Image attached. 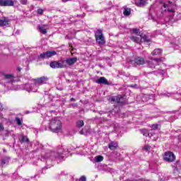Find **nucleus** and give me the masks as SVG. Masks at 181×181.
<instances>
[{
  "label": "nucleus",
  "instance_id": "obj_32",
  "mask_svg": "<svg viewBox=\"0 0 181 181\" xmlns=\"http://www.w3.org/2000/svg\"><path fill=\"white\" fill-rule=\"evenodd\" d=\"M76 127L78 128H81V127H84V122L83 120H78L76 122Z\"/></svg>",
  "mask_w": 181,
  "mask_h": 181
},
{
  "label": "nucleus",
  "instance_id": "obj_14",
  "mask_svg": "<svg viewBox=\"0 0 181 181\" xmlns=\"http://www.w3.org/2000/svg\"><path fill=\"white\" fill-rule=\"evenodd\" d=\"M164 159L166 162H173L176 159V157L173 153L167 151L164 153Z\"/></svg>",
  "mask_w": 181,
  "mask_h": 181
},
{
  "label": "nucleus",
  "instance_id": "obj_23",
  "mask_svg": "<svg viewBox=\"0 0 181 181\" xmlns=\"http://www.w3.org/2000/svg\"><path fill=\"white\" fill-rule=\"evenodd\" d=\"M134 2L136 6L142 8V6H144L146 4V0H134Z\"/></svg>",
  "mask_w": 181,
  "mask_h": 181
},
{
  "label": "nucleus",
  "instance_id": "obj_52",
  "mask_svg": "<svg viewBox=\"0 0 181 181\" xmlns=\"http://www.w3.org/2000/svg\"><path fill=\"white\" fill-rule=\"evenodd\" d=\"M70 0H62V2H69Z\"/></svg>",
  "mask_w": 181,
  "mask_h": 181
},
{
  "label": "nucleus",
  "instance_id": "obj_30",
  "mask_svg": "<svg viewBox=\"0 0 181 181\" xmlns=\"http://www.w3.org/2000/svg\"><path fill=\"white\" fill-rule=\"evenodd\" d=\"M94 162H103L104 160V157L103 156H97L93 159Z\"/></svg>",
  "mask_w": 181,
  "mask_h": 181
},
{
  "label": "nucleus",
  "instance_id": "obj_26",
  "mask_svg": "<svg viewBox=\"0 0 181 181\" xmlns=\"http://www.w3.org/2000/svg\"><path fill=\"white\" fill-rule=\"evenodd\" d=\"M112 127L116 134H121V127H119V124H118V123H114Z\"/></svg>",
  "mask_w": 181,
  "mask_h": 181
},
{
  "label": "nucleus",
  "instance_id": "obj_20",
  "mask_svg": "<svg viewBox=\"0 0 181 181\" xmlns=\"http://www.w3.org/2000/svg\"><path fill=\"white\" fill-rule=\"evenodd\" d=\"M152 98H153V95L144 94L141 97V101H143V103H146V101H149V100H152Z\"/></svg>",
  "mask_w": 181,
  "mask_h": 181
},
{
  "label": "nucleus",
  "instance_id": "obj_44",
  "mask_svg": "<svg viewBox=\"0 0 181 181\" xmlns=\"http://www.w3.org/2000/svg\"><path fill=\"white\" fill-rule=\"evenodd\" d=\"M132 80H138V76H132Z\"/></svg>",
  "mask_w": 181,
  "mask_h": 181
},
{
  "label": "nucleus",
  "instance_id": "obj_7",
  "mask_svg": "<svg viewBox=\"0 0 181 181\" xmlns=\"http://www.w3.org/2000/svg\"><path fill=\"white\" fill-rule=\"evenodd\" d=\"M21 90H25L28 93H37V87L36 83H25L20 86Z\"/></svg>",
  "mask_w": 181,
  "mask_h": 181
},
{
  "label": "nucleus",
  "instance_id": "obj_15",
  "mask_svg": "<svg viewBox=\"0 0 181 181\" xmlns=\"http://www.w3.org/2000/svg\"><path fill=\"white\" fill-rule=\"evenodd\" d=\"M122 95H118L117 96H112L110 98L111 103H117V104H124V101L122 100Z\"/></svg>",
  "mask_w": 181,
  "mask_h": 181
},
{
  "label": "nucleus",
  "instance_id": "obj_47",
  "mask_svg": "<svg viewBox=\"0 0 181 181\" xmlns=\"http://www.w3.org/2000/svg\"><path fill=\"white\" fill-rule=\"evenodd\" d=\"M88 12H93V13H95L97 12H98V11H93V10H89Z\"/></svg>",
  "mask_w": 181,
  "mask_h": 181
},
{
  "label": "nucleus",
  "instance_id": "obj_2",
  "mask_svg": "<svg viewBox=\"0 0 181 181\" xmlns=\"http://www.w3.org/2000/svg\"><path fill=\"white\" fill-rule=\"evenodd\" d=\"M70 150L67 147H63L62 146H58L56 151H47L45 154L42 151L41 160H46L47 163H49L51 160L59 159V160H63L64 157L69 156Z\"/></svg>",
  "mask_w": 181,
  "mask_h": 181
},
{
  "label": "nucleus",
  "instance_id": "obj_43",
  "mask_svg": "<svg viewBox=\"0 0 181 181\" xmlns=\"http://www.w3.org/2000/svg\"><path fill=\"white\" fill-rule=\"evenodd\" d=\"M0 131H4V124L2 123H0Z\"/></svg>",
  "mask_w": 181,
  "mask_h": 181
},
{
  "label": "nucleus",
  "instance_id": "obj_31",
  "mask_svg": "<svg viewBox=\"0 0 181 181\" xmlns=\"http://www.w3.org/2000/svg\"><path fill=\"white\" fill-rule=\"evenodd\" d=\"M123 13L124 16H129V15H131V8H124Z\"/></svg>",
  "mask_w": 181,
  "mask_h": 181
},
{
  "label": "nucleus",
  "instance_id": "obj_41",
  "mask_svg": "<svg viewBox=\"0 0 181 181\" xmlns=\"http://www.w3.org/2000/svg\"><path fill=\"white\" fill-rule=\"evenodd\" d=\"M87 178L86 177V176L83 175L79 178V181H86Z\"/></svg>",
  "mask_w": 181,
  "mask_h": 181
},
{
  "label": "nucleus",
  "instance_id": "obj_40",
  "mask_svg": "<svg viewBox=\"0 0 181 181\" xmlns=\"http://www.w3.org/2000/svg\"><path fill=\"white\" fill-rule=\"evenodd\" d=\"M129 87H131L132 88H139V86L134 84V85H129Z\"/></svg>",
  "mask_w": 181,
  "mask_h": 181
},
{
  "label": "nucleus",
  "instance_id": "obj_1",
  "mask_svg": "<svg viewBox=\"0 0 181 181\" xmlns=\"http://www.w3.org/2000/svg\"><path fill=\"white\" fill-rule=\"evenodd\" d=\"M155 15L158 18L176 15L177 19H181V7L176 4V0H158L151 6L148 19H153Z\"/></svg>",
  "mask_w": 181,
  "mask_h": 181
},
{
  "label": "nucleus",
  "instance_id": "obj_51",
  "mask_svg": "<svg viewBox=\"0 0 181 181\" xmlns=\"http://www.w3.org/2000/svg\"><path fill=\"white\" fill-rule=\"evenodd\" d=\"M72 107H77V103H73Z\"/></svg>",
  "mask_w": 181,
  "mask_h": 181
},
{
  "label": "nucleus",
  "instance_id": "obj_19",
  "mask_svg": "<svg viewBox=\"0 0 181 181\" xmlns=\"http://www.w3.org/2000/svg\"><path fill=\"white\" fill-rule=\"evenodd\" d=\"M112 156L113 160H115V162H118L119 160H121V153H119L117 151H114L112 153Z\"/></svg>",
  "mask_w": 181,
  "mask_h": 181
},
{
  "label": "nucleus",
  "instance_id": "obj_46",
  "mask_svg": "<svg viewBox=\"0 0 181 181\" xmlns=\"http://www.w3.org/2000/svg\"><path fill=\"white\" fill-rule=\"evenodd\" d=\"M22 68H21V66H18L17 67V71H21Z\"/></svg>",
  "mask_w": 181,
  "mask_h": 181
},
{
  "label": "nucleus",
  "instance_id": "obj_16",
  "mask_svg": "<svg viewBox=\"0 0 181 181\" xmlns=\"http://www.w3.org/2000/svg\"><path fill=\"white\" fill-rule=\"evenodd\" d=\"M15 2L13 0H0V6H13Z\"/></svg>",
  "mask_w": 181,
  "mask_h": 181
},
{
  "label": "nucleus",
  "instance_id": "obj_36",
  "mask_svg": "<svg viewBox=\"0 0 181 181\" xmlns=\"http://www.w3.org/2000/svg\"><path fill=\"white\" fill-rule=\"evenodd\" d=\"M174 168H175V169H179V168H180V162L179 160H177L175 165H174Z\"/></svg>",
  "mask_w": 181,
  "mask_h": 181
},
{
  "label": "nucleus",
  "instance_id": "obj_39",
  "mask_svg": "<svg viewBox=\"0 0 181 181\" xmlns=\"http://www.w3.org/2000/svg\"><path fill=\"white\" fill-rule=\"evenodd\" d=\"M21 5H28V0H20Z\"/></svg>",
  "mask_w": 181,
  "mask_h": 181
},
{
  "label": "nucleus",
  "instance_id": "obj_9",
  "mask_svg": "<svg viewBox=\"0 0 181 181\" xmlns=\"http://www.w3.org/2000/svg\"><path fill=\"white\" fill-rule=\"evenodd\" d=\"M77 57H69L66 59H62V64L64 66V69H66V67H69V66H74V64H76L77 63Z\"/></svg>",
  "mask_w": 181,
  "mask_h": 181
},
{
  "label": "nucleus",
  "instance_id": "obj_38",
  "mask_svg": "<svg viewBox=\"0 0 181 181\" xmlns=\"http://www.w3.org/2000/svg\"><path fill=\"white\" fill-rule=\"evenodd\" d=\"M43 12H45V10L42 9V8H38L37 10V13L38 15H43Z\"/></svg>",
  "mask_w": 181,
  "mask_h": 181
},
{
  "label": "nucleus",
  "instance_id": "obj_11",
  "mask_svg": "<svg viewBox=\"0 0 181 181\" xmlns=\"http://www.w3.org/2000/svg\"><path fill=\"white\" fill-rule=\"evenodd\" d=\"M160 95H164L165 97H172V98L177 100V101H179V100H181V92H177V93L164 92V93H160Z\"/></svg>",
  "mask_w": 181,
  "mask_h": 181
},
{
  "label": "nucleus",
  "instance_id": "obj_10",
  "mask_svg": "<svg viewBox=\"0 0 181 181\" xmlns=\"http://www.w3.org/2000/svg\"><path fill=\"white\" fill-rule=\"evenodd\" d=\"M49 80V78L47 76H41L40 78H37L34 79L37 89L38 90L39 86H42V84H47Z\"/></svg>",
  "mask_w": 181,
  "mask_h": 181
},
{
  "label": "nucleus",
  "instance_id": "obj_45",
  "mask_svg": "<svg viewBox=\"0 0 181 181\" xmlns=\"http://www.w3.org/2000/svg\"><path fill=\"white\" fill-rule=\"evenodd\" d=\"M4 106H2V104L0 103V111H3Z\"/></svg>",
  "mask_w": 181,
  "mask_h": 181
},
{
  "label": "nucleus",
  "instance_id": "obj_5",
  "mask_svg": "<svg viewBox=\"0 0 181 181\" xmlns=\"http://www.w3.org/2000/svg\"><path fill=\"white\" fill-rule=\"evenodd\" d=\"M48 127H45V130L47 131L49 129L54 134H57L62 131V121L59 117H54L52 119L49 120L48 122Z\"/></svg>",
  "mask_w": 181,
  "mask_h": 181
},
{
  "label": "nucleus",
  "instance_id": "obj_17",
  "mask_svg": "<svg viewBox=\"0 0 181 181\" xmlns=\"http://www.w3.org/2000/svg\"><path fill=\"white\" fill-rule=\"evenodd\" d=\"M9 22H11V20L7 17H4L0 19V26H9Z\"/></svg>",
  "mask_w": 181,
  "mask_h": 181
},
{
  "label": "nucleus",
  "instance_id": "obj_50",
  "mask_svg": "<svg viewBox=\"0 0 181 181\" xmlns=\"http://www.w3.org/2000/svg\"><path fill=\"white\" fill-rule=\"evenodd\" d=\"M70 101H71V102L76 101V99H74V98H71L70 99Z\"/></svg>",
  "mask_w": 181,
  "mask_h": 181
},
{
  "label": "nucleus",
  "instance_id": "obj_59",
  "mask_svg": "<svg viewBox=\"0 0 181 181\" xmlns=\"http://www.w3.org/2000/svg\"><path fill=\"white\" fill-rule=\"evenodd\" d=\"M180 110H181V107H180Z\"/></svg>",
  "mask_w": 181,
  "mask_h": 181
},
{
  "label": "nucleus",
  "instance_id": "obj_22",
  "mask_svg": "<svg viewBox=\"0 0 181 181\" xmlns=\"http://www.w3.org/2000/svg\"><path fill=\"white\" fill-rule=\"evenodd\" d=\"M108 148L111 149V151H114L118 148V142L117 141H111L108 144Z\"/></svg>",
  "mask_w": 181,
  "mask_h": 181
},
{
  "label": "nucleus",
  "instance_id": "obj_42",
  "mask_svg": "<svg viewBox=\"0 0 181 181\" xmlns=\"http://www.w3.org/2000/svg\"><path fill=\"white\" fill-rule=\"evenodd\" d=\"M39 177H40L39 175H35L33 177H31V179H37Z\"/></svg>",
  "mask_w": 181,
  "mask_h": 181
},
{
  "label": "nucleus",
  "instance_id": "obj_35",
  "mask_svg": "<svg viewBox=\"0 0 181 181\" xmlns=\"http://www.w3.org/2000/svg\"><path fill=\"white\" fill-rule=\"evenodd\" d=\"M144 151H145L146 152H149V151H151V146L149 145H146L143 148Z\"/></svg>",
  "mask_w": 181,
  "mask_h": 181
},
{
  "label": "nucleus",
  "instance_id": "obj_27",
  "mask_svg": "<svg viewBox=\"0 0 181 181\" xmlns=\"http://www.w3.org/2000/svg\"><path fill=\"white\" fill-rule=\"evenodd\" d=\"M11 158H9L8 157H4L3 158H1V166H5V165H8L9 163V160Z\"/></svg>",
  "mask_w": 181,
  "mask_h": 181
},
{
  "label": "nucleus",
  "instance_id": "obj_55",
  "mask_svg": "<svg viewBox=\"0 0 181 181\" xmlns=\"http://www.w3.org/2000/svg\"><path fill=\"white\" fill-rule=\"evenodd\" d=\"M99 114H100V115L103 114V111H100V112H99Z\"/></svg>",
  "mask_w": 181,
  "mask_h": 181
},
{
  "label": "nucleus",
  "instance_id": "obj_33",
  "mask_svg": "<svg viewBox=\"0 0 181 181\" xmlns=\"http://www.w3.org/2000/svg\"><path fill=\"white\" fill-rule=\"evenodd\" d=\"M16 122L18 127H21V125H22V119L19 117H16Z\"/></svg>",
  "mask_w": 181,
  "mask_h": 181
},
{
  "label": "nucleus",
  "instance_id": "obj_6",
  "mask_svg": "<svg viewBox=\"0 0 181 181\" xmlns=\"http://www.w3.org/2000/svg\"><path fill=\"white\" fill-rule=\"evenodd\" d=\"M13 78H15V77L12 74H6L0 72V80L4 81V86L8 87V90H12V88L9 87H11L13 81H15Z\"/></svg>",
  "mask_w": 181,
  "mask_h": 181
},
{
  "label": "nucleus",
  "instance_id": "obj_28",
  "mask_svg": "<svg viewBox=\"0 0 181 181\" xmlns=\"http://www.w3.org/2000/svg\"><path fill=\"white\" fill-rule=\"evenodd\" d=\"M19 141L21 144H28V142H29V139L26 136H21V137L19 138Z\"/></svg>",
  "mask_w": 181,
  "mask_h": 181
},
{
  "label": "nucleus",
  "instance_id": "obj_58",
  "mask_svg": "<svg viewBox=\"0 0 181 181\" xmlns=\"http://www.w3.org/2000/svg\"><path fill=\"white\" fill-rule=\"evenodd\" d=\"M43 124H45V122H43Z\"/></svg>",
  "mask_w": 181,
  "mask_h": 181
},
{
  "label": "nucleus",
  "instance_id": "obj_57",
  "mask_svg": "<svg viewBox=\"0 0 181 181\" xmlns=\"http://www.w3.org/2000/svg\"><path fill=\"white\" fill-rule=\"evenodd\" d=\"M4 152H6V150L4 149Z\"/></svg>",
  "mask_w": 181,
  "mask_h": 181
},
{
  "label": "nucleus",
  "instance_id": "obj_29",
  "mask_svg": "<svg viewBox=\"0 0 181 181\" xmlns=\"http://www.w3.org/2000/svg\"><path fill=\"white\" fill-rule=\"evenodd\" d=\"M162 54V49H156L152 52V56H159Z\"/></svg>",
  "mask_w": 181,
  "mask_h": 181
},
{
  "label": "nucleus",
  "instance_id": "obj_25",
  "mask_svg": "<svg viewBox=\"0 0 181 181\" xmlns=\"http://www.w3.org/2000/svg\"><path fill=\"white\" fill-rule=\"evenodd\" d=\"M153 130H151V132H148L146 129H143L141 130V134H143V135L144 136H149V138H151V136H153V133H152Z\"/></svg>",
  "mask_w": 181,
  "mask_h": 181
},
{
  "label": "nucleus",
  "instance_id": "obj_8",
  "mask_svg": "<svg viewBox=\"0 0 181 181\" xmlns=\"http://www.w3.org/2000/svg\"><path fill=\"white\" fill-rule=\"evenodd\" d=\"M95 37L97 43L100 45H105V37L104 34H103V30H98L95 33Z\"/></svg>",
  "mask_w": 181,
  "mask_h": 181
},
{
  "label": "nucleus",
  "instance_id": "obj_56",
  "mask_svg": "<svg viewBox=\"0 0 181 181\" xmlns=\"http://www.w3.org/2000/svg\"><path fill=\"white\" fill-rule=\"evenodd\" d=\"M150 119H152V117H151V119H148V121H150Z\"/></svg>",
  "mask_w": 181,
  "mask_h": 181
},
{
  "label": "nucleus",
  "instance_id": "obj_4",
  "mask_svg": "<svg viewBox=\"0 0 181 181\" xmlns=\"http://www.w3.org/2000/svg\"><path fill=\"white\" fill-rule=\"evenodd\" d=\"M132 32L136 35H132L130 39L132 40V42H134V43H142L144 42V43H149L151 42V38L148 37L146 35L141 34V32L139 31V29L138 28H132Z\"/></svg>",
  "mask_w": 181,
  "mask_h": 181
},
{
  "label": "nucleus",
  "instance_id": "obj_24",
  "mask_svg": "<svg viewBox=\"0 0 181 181\" xmlns=\"http://www.w3.org/2000/svg\"><path fill=\"white\" fill-rule=\"evenodd\" d=\"M38 30H40L42 35H46L47 33V30L46 29V25H38Z\"/></svg>",
  "mask_w": 181,
  "mask_h": 181
},
{
  "label": "nucleus",
  "instance_id": "obj_13",
  "mask_svg": "<svg viewBox=\"0 0 181 181\" xmlns=\"http://www.w3.org/2000/svg\"><path fill=\"white\" fill-rule=\"evenodd\" d=\"M53 56H56L55 51H47L40 54V58L45 59H50V57H53Z\"/></svg>",
  "mask_w": 181,
  "mask_h": 181
},
{
  "label": "nucleus",
  "instance_id": "obj_3",
  "mask_svg": "<svg viewBox=\"0 0 181 181\" xmlns=\"http://www.w3.org/2000/svg\"><path fill=\"white\" fill-rule=\"evenodd\" d=\"M160 58L151 59V60H145V58L142 57H136L133 60V63L137 66H143V64H147L150 69H155L156 66H159Z\"/></svg>",
  "mask_w": 181,
  "mask_h": 181
},
{
  "label": "nucleus",
  "instance_id": "obj_21",
  "mask_svg": "<svg viewBox=\"0 0 181 181\" xmlns=\"http://www.w3.org/2000/svg\"><path fill=\"white\" fill-rule=\"evenodd\" d=\"M35 152H39V151H43V145L39 143V141H36L35 143Z\"/></svg>",
  "mask_w": 181,
  "mask_h": 181
},
{
  "label": "nucleus",
  "instance_id": "obj_12",
  "mask_svg": "<svg viewBox=\"0 0 181 181\" xmlns=\"http://www.w3.org/2000/svg\"><path fill=\"white\" fill-rule=\"evenodd\" d=\"M51 69H64L63 65V59L59 61H53L49 63Z\"/></svg>",
  "mask_w": 181,
  "mask_h": 181
},
{
  "label": "nucleus",
  "instance_id": "obj_49",
  "mask_svg": "<svg viewBox=\"0 0 181 181\" xmlns=\"http://www.w3.org/2000/svg\"><path fill=\"white\" fill-rule=\"evenodd\" d=\"M79 134H81V135H83L84 132H83V130H81V131L79 132Z\"/></svg>",
  "mask_w": 181,
  "mask_h": 181
},
{
  "label": "nucleus",
  "instance_id": "obj_37",
  "mask_svg": "<svg viewBox=\"0 0 181 181\" xmlns=\"http://www.w3.org/2000/svg\"><path fill=\"white\" fill-rule=\"evenodd\" d=\"M160 125L158 124H152L151 128L152 129H159Z\"/></svg>",
  "mask_w": 181,
  "mask_h": 181
},
{
  "label": "nucleus",
  "instance_id": "obj_18",
  "mask_svg": "<svg viewBox=\"0 0 181 181\" xmlns=\"http://www.w3.org/2000/svg\"><path fill=\"white\" fill-rule=\"evenodd\" d=\"M96 83L98 84H105L106 86H110V82H108V81L107 80V78H105V77H100V78H98L96 81Z\"/></svg>",
  "mask_w": 181,
  "mask_h": 181
},
{
  "label": "nucleus",
  "instance_id": "obj_34",
  "mask_svg": "<svg viewBox=\"0 0 181 181\" xmlns=\"http://www.w3.org/2000/svg\"><path fill=\"white\" fill-rule=\"evenodd\" d=\"M157 73L158 74H160L161 76H165L166 74V71L165 70H162V69L158 70Z\"/></svg>",
  "mask_w": 181,
  "mask_h": 181
},
{
  "label": "nucleus",
  "instance_id": "obj_54",
  "mask_svg": "<svg viewBox=\"0 0 181 181\" xmlns=\"http://www.w3.org/2000/svg\"><path fill=\"white\" fill-rule=\"evenodd\" d=\"M30 112H29V111H27V112H26V114H29Z\"/></svg>",
  "mask_w": 181,
  "mask_h": 181
},
{
  "label": "nucleus",
  "instance_id": "obj_53",
  "mask_svg": "<svg viewBox=\"0 0 181 181\" xmlns=\"http://www.w3.org/2000/svg\"><path fill=\"white\" fill-rule=\"evenodd\" d=\"M62 175H66V173L64 172H62Z\"/></svg>",
  "mask_w": 181,
  "mask_h": 181
},
{
  "label": "nucleus",
  "instance_id": "obj_48",
  "mask_svg": "<svg viewBox=\"0 0 181 181\" xmlns=\"http://www.w3.org/2000/svg\"><path fill=\"white\" fill-rule=\"evenodd\" d=\"M77 18H84V16L83 15H77Z\"/></svg>",
  "mask_w": 181,
  "mask_h": 181
}]
</instances>
